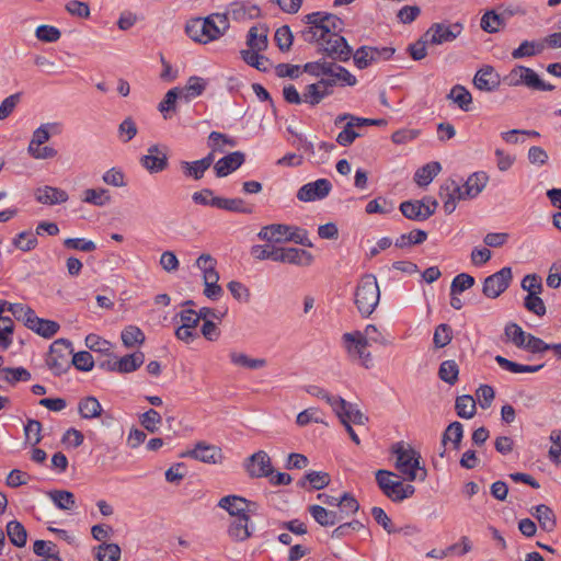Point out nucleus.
I'll return each mask as SVG.
<instances>
[{"label":"nucleus","instance_id":"nucleus-15","mask_svg":"<svg viewBox=\"0 0 561 561\" xmlns=\"http://www.w3.org/2000/svg\"><path fill=\"white\" fill-rule=\"evenodd\" d=\"M332 190V184L327 179H319L314 182L302 185L297 192V198L301 202H313L323 199Z\"/></svg>","mask_w":561,"mask_h":561},{"label":"nucleus","instance_id":"nucleus-8","mask_svg":"<svg viewBox=\"0 0 561 561\" xmlns=\"http://www.w3.org/2000/svg\"><path fill=\"white\" fill-rule=\"evenodd\" d=\"M321 50L332 61H347L353 55L352 47L340 34L324 36L321 43Z\"/></svg>","mask_w":561,"mask_h":561},{"label":"nucleus","instance_id":"nucleus-60","mask_svg":"<svg viewBox=\"0 0 561 561\" xmlns=\"http://www.w3.org/2000/svg\"><path fill=\"white\" fill-rule=\"evenodd\" d=\"M42 424L36 420H28L24 426L25 443L36 446L42 440Z\"/></svg>","mask_w":561,"mask_h":561},{"label":"nucleus","instance_id":"nucleus-19","mask_svg":"<svg viewBox=\"0 0 561 561\" xmlns=\"http://www.w3.org/2000/svg\"><path fill=\"white\" fill-rule=\"evenodd\" d=\"M376 482L381 490V492L391 501H397V495L399 494V489L401 481L393 480L392 477H396V473L386 469H379L375 473Z\"/></svg>","mask_w":561,"mask_h":561},{"label":"nucleus","instance_id":"nucleus-47","mask_svg":"<svg viewBox=\"0 0 561 561\" xmlns=\"http://www.w3.org/2000/svg\"><path fill=\"white\" fill-rule=\"evenodd\" d=\"M82 202L94 206H104L111 202V195L105 188H88L83 192Z\"/></svg>","mask_w":561,"mask_h":561},{"label":"nucleus","instance_id":"nucleus-52","mask_svg":"<svg viewBox=\"0 0 561 561\" xmlns=\"http://www.w3.org/2000/svg\"><path fill=\"white\" fill-rule=\"evenodd\" d=\"M459 367L455 360H444L438 369V377L448 385H455L458 380Z\"/></svg>","mask_w":561,"mask_h":561},{"label":"nucleus","instance_id":"nucleus-16","mask_svg":"<svg viewBox=\"0 0 561 561\" xmlns=\"http://www.w3.org/2000/svg\"><path fill=\"white\" fill-rule=\"evenodd\" d=\"M437 206V201H433V208L421 201H405L400 204V211L410 220L424 221L435 213Z\"/></svg>","mask_w":561,"mask_h":561},{"label":"nucleus","instance_id":"nucleus-37","mask_svg":"<svg viewBox=\"0 0 561 561\" xmlns=\"http://www.w3.org/2000/svg\"><path fill=\"white\" fill-rule=\"evenodd\" d=\"M442 167L439 162H430L420 168L414 175V181L419 186L428 185L433 179L440 172Z\"/></svg>","mask_w":561,"mask_h":561},{"label":"nucleus","instance_id":"nucleus-17","mask_svg":"<svg viewBox=\"0 0 561 561\" xmlns=\"http://www.w3.org/2000/svg\"><path fill=\"white\" fill-rule=\"evenodd\" d=\"M472 82L478 90L492 92L500 87L501 78L492 66H484L477 71Z\"/></svg>","mask_w":561,"mask_h":561},{"label":"nucleus","instance_id":"nucleus-29","mask_svg":"<svg viewBox=\"0 0 561 561\" xmlns=\"http://www.w3.org/2000/svg\"><path fill=\"white\" fill-rule=\"evenodd\" d=\"M213 164V154H207L205 158L194 161L181 163V168L185 175L192 176L195 180L203 178L205 171Z\"/></svg>","mask_w":561,"mask_h":561},{"label":"nucleus","instance_id":"nucleus-18","mask_svg":"<svg viewBox=\"0 0 561 561\" xmlns=\"http://www.w3.org/2000/svg\"><path fill=\"white\" fill-rule=\"evenodd\" d=\"M145 360V355L142 352H136L134 354H128L119 358L115 362H107L102 364V367H105L111 371H118L122 374L133 373L138 369Z\"/></svg>","mask_w":561,"mask_h":561},{"label":"nucleus","instance_id":"nucleus-55","mask_svg":"<svg viewBox=\"0 0 561 561\" xmlns=\"http://www.w3.org/2000/svg\"><path fill=\"white\" fill-rule=\"evenodd\" d=\"M427 239V233L424 230H413L410 233L401 234L394 242L397 248L403 249L413 244H421Z\"/></svg>","mask_w":561,"mask_h":561},{"label":"nucleus","instance_id":"nucleus-13","mask_svg":"<svg viewBox=\"0 0 561 561\" xmlns=\"http://www.w3.org/2000/svg\"><path fill=\"white\" fill-rule=\"evenodd\" d=\"M244 469L250 478L270 477L274 472L271 457L264 450H259L248 457L244 461Z\"/></svg>","mask_w":561,"mask_h":561},{"label":"nucleus","instance_id":"nucleus-38","mask_svg":"<svg viewBox=\"0 0 561 561\" xmlns=\"http://www.w3.org/2000/svg\"><path fill=\"white\" fill-rule=\"evenodd\" d=\"M447 99L456 103L462 111L467 112L470 110L472 103V95L463 85L457 84L451 88L447 95Z\"/></svg>","mask_w":561,"mask_h":561},{"label":"nucleus","instance_id":"nucleus-64","mask_svg":"<svg viewBox=\"0 0 561 561\" xmlns=\"http://www.w3.org/2000/svg\"><path fill=\"white\" fill-rule=\"evenodd\" d=\"M337 506L340 507V514L345 516H348L351 514H355L359 510V504L357 500L350 493H344L339 500H337Z\"/></svg>","mask_w":561,"mask_h":561},{"label":"nucleus","instance_id":"nucleus-10","mask_svg":"<svg viewBox=\"0 0 561 561\" xmlns=\"http://www.w3.org/2000/svg\"><path fill=\"white\" fill-rule=\"evenodd\" d=\"M394 54L392 47H370L362 46L352 56L354 64L358 69H365L379 60H388Z\"/></svg>","mask_w":561,"mask_h":561},{"label":"nucleus","instance_id":"nucleus-20","mask_svg":"<svg viewBox=\"0 0 561 561\" xmlns=\"http://www.w3.org/2000/svg\"><path fill=\"white\" fill-rule=\"evenodd\" d=\"M333 411L340 419L341 423L346 422L348 424L354 423L364 425L368 421V417L364 415V413H362L354 404L345 401L344 399L342 404L336 402Z\"/></svg>","mask_w":561,"mask_h":561},{"label":"nucleus","instance_id":"nucleus-34","mask_svg":"<svg viewBox=\"0 0 561 561\" xmlns=\"http://www.w3.org/2000/svg\"><path fill=\"white\" fill-rule=\"evenodd\" d=\"M78 412L84 420L99 417L102 413V405L95 397L82 398L78 403Z\"/></svg>","mask_w":561,"mask_h":561},{"label":"nucleus","instance_id":"nucleus-50","mask_svg":"<svg viewBox=\"0 0 561 561\" xmlns=\"http://www.w3.org/2000/svg\"><path fill=\"white\" fill-rule=\"evenodd\" d=\"M542 50V43L524 41L516 49L512 51V57L514 59L531 57L540 54Z\"/></svg>","mask_w":561,"mask_h":561},{"label":"nucleus","instance_id":"nucleus-14","mask_svg":"<svg viewBox=\"0 0 561 561\" xmlns=\"http://www.w3.org/2000/svg\"><path fill=\"white\" fill-rule=\"evenodd\" d=\"M141 165L150 173H159L168 167V147L152 145L140 159Z\"/></svg>","mask_w":561,"mask_h":561},{"label":"nucleus","instance_id":"nucleus-36","mask_svg":"<svg viewBox=\"0 0 561 561\" xmlns=\"http://www.w3.org/2000/svg\"><path fill=\"white\" fill-rule=\"evenodd\" d=\"M207 82L199 77H190L185 87L180 88L181 99L188 101L190 99L197 98L205 91Z\"/></svg>","mask_w":561,"mask_h":561},{"label":"nucleus","instance_id":"nucleus-25","mask_svg":"<svg viewBox=\"0 0 561 561\" xmlns=\"http://www.w3.org/2000/svg\"><path fill=\"white\" fill-rule=\"evenodd\" d=\"M218 506L226 510L233 518L248 516L247 507L248 500L237 496V495H227L219 500Z\"/></svg>","mask_w":561,"mask_h":561},{"label":"nucleus","instance_id":"nucleus-26","mask_svg":"<svg viewBox=\"0 0 561 561\" xmlns=\"http://www.w3.org/2000/svg\"><path fill=\"white\" fill-rule=\"evenodd\" d=\"M308 510L314 520L323 527L333 526L344 518V516L337 512L329 511L320 505H311Z\"/></svg>","mask_w":561,"mask_h":561},{"label":"nucleus","instance_id":"nucleus-22","mask_svg":"<svg viewBox=\"0 0 561 561\" xmlns=\"http://www.w3.org/2000/svg\"><path fill=\"white\" fill-rule=\"evenodd\" d=\"M186 456L203 462L216 463L221 458V453L218 447L199 442L194 449L187 451Z\"/></svg>","mask_w":561,"mask_h":561},{"label":"nucleus","instance_id":"nucleus-54","mask_svg":"<svg viewBox=\"0 0 561 561\" xmlns=\"http://www.w3.org/2000/svg\"><path fill=\"white\" fill-rule=\"evenodd\" d=\"M229 13L234 20L255 19L260 15V8L244 3H233Z\"/></svg>","mask_w":561,"mask_h":561},{"label":"nucleus","instance_id":"nucleus-58","mask_svg":"<svg viewBox=\"0 0 561 561\" xmlns=\"http://www.w3.org/2000/svg\"><path fill=\"white\" fill-rule=\"evenodd\" d=\"M12 243L21 251L27 252L35 249L38 241L34 232L22 231L13 239Z\"/></svg>","mask_w":561,"mask_h":561},{"label":"nucleus","instance_id":"nucleus-56","mask_svg":"<svg viewBox=\"0 0 561 561\" xmlns=\"http://www.w3.org/2000/svg\"><path fill=\"white\" fill-rule=\"evenodd\" d=\"M31 330H33L38 335L45 339H49L58 332L59 324L53 320L37 318V320L34 323V328H32Z\"/></svg>","mask_w":561,"mask_h":561},{"label":"nucleus","instance_id":"nucleus-12","mask_svg":"<svg viewBox=\"0 0 561 561\" xmlns=\"http://www.w3.org/2000/svg\"><path fill=\"white\" fill-rule=\"evenodd\" d=\"M439 197L444 202V210L450 215L455 211L458 201L471 199L470 196H465V188L460 186L455 180L447 179L439 188Z\"/></svg>","mask_w":561,"mask_h":561},{"label":"nucleus","instance_id":"nucleus-59","mask_svg":"<svg viewBox=\"0 0 561 561\" xmlns=\"http://www.w3.org/2000/svg\"><path fill=\"white\" fill-rule=\"evenodd\" d=\"M140 424L150 433H156L162 423V417L154 409H149L139 417Z\"/></svg>","mask_w":561,"mask_h":561},{"label":"nucleus","instance_id":"nucleus-48","mask_svg":"<svg viewBox=\"0 0 561 561\" xmlns=\"http://www.w3.org/2000/svg\"><path fill=\"white\" fill-rule=\"evenodd\" d=\"M49 497L59 510H72L76 505L75 495L69 491L55 490L49 492Z\"/></svg>","mask_w":561,"mask_h":561},{"label":"nucleus","instance_id":"nucleus-39","mask_svg":"<svg viewBox=\"0 0 561 561\" xmlns=\"http://www.w3.org/2000/svg\"><path fill=\"white\" fill-rule=\"evenodd\" d=\"M463 437V427L460 422L450 423L445 430L442 437V445L446 446L448 442L453 444L454 449L460 448V443Z\"/></svg>","mask_w":561,"mask_h":561},{"label":"nucleus","instance_id":"nucleus-9","mask_svg":"<svg viewBox=\"0 0 561 561\" xmlns=\"http://www.w3.org/2000/svg\"><path fill=\"white\" fill-rule=\"evenodd\" d=\"M460 23H434L423 35L431 45H442L454 42L462 32Z\"/></svg>","mask_w":561,"mask_h":561},{"label":"nucleus","instance_id":"nucleus-35","mask_svg":"<svg viewBox=\"0 0 561 561\" xmlns=\"http://www.w3.org/2000/svg\"><path fill=\"white\" fill-rule=\"evenodd\" d=\"M328 88L320 83V80L316 83L308 84L302 94V102L310 105L319 104L325 96L330 95Z\"/></svg>","mask_w":561,"mask_h":561},{"label":"nucleus","instance_id":"nucleus-57","mask_svg":"<svg viewBox=\"0 0 561 561\" xmlns=\"http://www.w3.org/2000/svg\"><path fill=\"white\" fill-rule=\"evenodd\" d=\"M242 58L248 65L260 71H267L271 65L268 58L260 55L256 50H243Z\"/></svg>","mask_w":561,"mask_h":561},{"label":"nucleus","instance_id":"nucleus-4","mask_svg":"<svg viewBox=\"0 0 561 561\" xmlns=\"http://www.w3.org/2000/svg\"><path fill=\"white\" fill-rule=\"evenodd\" d=\"M503 81L508 87L525 85L536 91H552L554 85L546 83L539 78L535 70L525 66H515L504 78Z\"/></svg>","mask_w":561,"mask_h":561},{"label":"nucleus","instance_id":"nucleus-62","mask_svg":"<svg viewBox=\"0 0 561 561\" xmlns=\"http://www.w3.org/2000/svg\"><path fill=\"white\" fill-rule=\"evenodd\" d=\"M355 127H357L355 122H353L352 119L348 121L344 126L343 130L339 133L336 137V142L343 147L351 146L354 142V140L360 136L359 133L355 131Z\"/></svg>","mask_w":561,"mask_h":561},{"label":"nucleus","instance_id":"nucleus-30","mask_svg":"<svg viewBox=\"0 0 561 561\" xmlns=\"http://www.w3.org/2000/svg\"><path fill=\"white\" fill-rule=\"evenodd\" d=\"M229 359L234 366L253 370L264 368L267 365L265 358H251L245 353L238 351H231L229 353Z\"/></svg>","mask_w":561,"mask_h":561},{"label":"nucleus","instance_id":"nucleus-27","mask_svg":"<svg viewBox=\"0 0 561 561\" xmlns=\"http://www.w3.org/2000/svg\"><path fill=\"white\" fill-rule=\"evenodd\" d=\"M488 182L489 175L485 172L472 173L463 184L465 196H470V198L477 197L484 190Z\"/></svg>","mask_w":561,"mask_h":561},{"label":"nucleus","instance_id":"nucleus-7","mask_svg":"<svg viewBox=\"0 0 561 561\" xmlns=\"http://www.w3.org/2000/svg\"><path fill=\"white\" fill-rule=\"evenodd\" d=\"M343 342L347 354L354 359H358L365 368L371 364V354L367 351L368 341L360 331L343 334Z\"/></svg>","mask_w":561,"mask_h":561},{"label":"nucleus","instance_id":"nucleus-44","mask_svg":"<svg viewBox=\"0 0 561 561\" xmlns=\"http://www.w3.org/2000/svg\"><path fill=\"white\" fill-rule=\"evenodd\" d=\"M455 409L457 411L458 416L462 419H471L474 416L477 411L476 401L473 397L469 394L457 397L455 402Z\"/></svg>","mask_w":561,"mask_h":561},{"label":"nucleus","instance_id":"nucleus-21","mask_svg":"<svg viewBox=\"0 0 561 561\" xmlns=\"http://www.w3.org/2000/svg\"><path fill=\"white\" fill-rule=\"evenodd\" d=\"M245 160V154L241 151L231 152L221 159H219L215 165L214 170L218 178H224L239 169Z\"/></svg>","mask_w":561,"mask_h":561},{"label":"nucleus","instance_id":"nucleus-1","mask_svg":"<svg viewBox=\"0 0 561 561\" xmlns=\"http://www.w3.org/2000/svg\"><path fill=\"white\" fill-rule=\"evenodd\" d=\"M304 71L320 78V83L328 88L332 94L334 87H354L357 79L347 69L328 58H321L317 61L307 62Z\"/></svg>","mask_w":561,"mask_h":561},{"label":"nucleus","instance_id":"nucleus-49","mask_svg":"<svg viewBox=\"0 0 561 561\" xmlns=\"http://www.w3.org/2000/svg\"><path fill=\"white\" fill-rule=\"evenodd\" d=\"M95 558L98 561H119L121 548L117 543H102L96 549Z\"/></svg>","mask_w":561,"mask_h":561},{"label":"nucleus","instance_id":"nucleus-63","mask_svg":"<svg viewBox=\"0 0 561 561\" xmlns=\"http://www.w3.org/2000/svg\"><path fill=\"white\" fill-rule=\"evenodd\" d=\"M293 38L294 36L291 34V31L287 25L278 27L274 36L276 45L282 51H287L290 49L293 45Z\"/></svg>","mask_w":561,"mask_h":561},{"label":"nucleus","instance_id":"nucleus-51","mask_svg":"<svg viewBox=\"0 0 561 561\" xmlns=\"http://www.w3.org/2000/svg\"><path fill=\"white\" fill-rule=\"evenodd\" d=\"M307 481L310 483L313 490H321L329 485L331 479L327 472L310 471L305 476L304 480L298 482V484L304 488Z\"/></svg>","mask_w":561,"mask_h":561},{"label":"nucleus","instance_id":"nucleus-2","mask_svg":"<svg viewBox=\"0 0 561 561\" xmlns=\"http://www.w3.org/2000/svg\"><path fill=\"white\" fill-rule=\"evenodd\" d=\"M392 453L397 456L396 468L409 481H424L427 477L426 469L421 467V455L411 447L405 448L402 443L392 447Z\"/></svg>","mask_w":561,"mask_h":561},{"label":"nucleus","instance_id":"nucleus-41","mask_svg":"<svg viewBox=\"0 0 561 561\" xmlns=\"http://www.w3.org/2000/svg\"><path fill=\"white\" fill-rule=\"evenodd\" d=\"M7 534L15 547L22 548L26 545L27 533L24 526L18 520H11L7 525Z\"/></svg>","mask_w":561,"mask_h":561},{"label":"nucleus","instance_id":"nucleus-33","mask_svg":"<svg viewBox=\"0 0 561 561\" xmlns=\"http://www.w3.org/2000/svg\"><path fill=\"white\" fill-rule=\"evenodd\" d=\"M236 147L237 141L234 138L227 136L226 134H221L219 131H211L208 136V147L210 148V152L208 154H213V161L215 160L216 152L224 153L225 147Z\"/></svg>","mask_w":561,"mask_h":561},{"label":"nucleus","instance_id":"nucleus-53","mask_svg":"<svg viewBox=\"0 0 561 561\" xmlns=\"http://www.w3.org/2000/svg\"><path fill=\"white\" fill-rule=\"evenodd\" d=\"M122 342L126 347L141 345L145 342V334L138 327L128 325L122 331Z\"/></svg>","mask_w":561,"mask_h":561},{"label":"nucleus","instance_id":"nucleus-23","mask_svg":"<svg viewBox=\"0 0 561 561\" xmlns=\"http://www.w3.org/2000/svg\"><path fill=\"white\" fill-rule=\"evenodd\" d=\"M35 198L41 204L56 205L67 202L68 194L64 190L46 185L35 191Z\"/></svg>","mask_w":561,"mask_h":561},{"label":"nucleus","instance_id":"nucleus-31","mask_svg":"<svg viewBox=\"0 0 561 561\" xmlns=\"http://www.w3.org/2000/svg\"><path fill=\"white\" fill-rule=\"evenodd\" d=\"M268 30L265 25L252 26L248 33L247 44L251 50L261 51L267 47Z\"/></svg>","mask_w":561,"mask_h":561},{"label":"nucleus","instance_id":"nucleus-45","mask_svg":"<svg viewBox=\"0 0 561 561\" xmlns=\"http://www.w3.org/2000/svg\"><path fill=\"white\" fill-rule=\"evenodd\" d=\"M181 98L180 88H173L167 92L164 99L159 103L158 110L162 116L168 119L171 113L176 111V100Z\"/></svg>","mask_w":561,"mask_h":561},{"label":"nucleus","instance_id":"nucleus-40","mask_svg":"<svg viewBox=\"0 0 561 561\" xmlns=\"http://www.w3.org/2000/svg\"><path fill=\"white\" fill-rule=\"evenodd\" d=\"M313 262V255L298 248H287L285 263L297 266H309Z\"/></svg>","mask_w":561,"mask_h":561},{"label":"nucleus","instance_id":"nucleus-42","mask_svg":"<svg viewBox=\"0 0 561 561\" xmlns=\"http://www.w3.org/2000/svg\"><path fill=\"white\" fill-rule=\"evenodd\" d=\"M505 20L502 14L494 10L486 11L481 18V28L488 33H496L504 26Z\"/></svg>","mask_w":561,"mask_h":561},{"label":"nucleus","instance_id":"nucleus-11","mask_svg":"<svg viewBox=\"0 0 561 561\" xmlns=\"http://www.w3.org/2000/svg\"><path fill=\"white\" fill-rule=\"evenodd\" d=\"M512 277L511 267H503L499 272L488 276L483 282V295L488 298H497L510 286Z\"/></svg>","mask_w":561,"mask_h":561},{"label":"nucleus","instance_id":"nucleus-3","mask_svg":"<svg viewBox=\"0 0 561 561\" xmlns=\"http://www.w3.org/2000/svg\"><path fill=\"white\" fill-rule=\"evenodd\" d=\"M380 289L377 278L367 274L364 275L355 291V305L363 317L370 316L379 304Z\"/></svg>","mask_w":561,"mask_h":561},{"label":"nucleus","instance_id":"nucleus-6","mask_svg":"<svg viewBox=\"0 0 561 561\" xmlns=\"http://www.w3.org/2000/svg\"><path fill=\"white\" fill-rule=\"evenodd\" d=\"M71 343L65 339L56 340L49 348L46 364L57 376L65 373L69 367V356L72 354Z\"/></svg>","mask_w":561,"mask_h":561},{"label":"nucleus","instance_id":"nucleus-5","mask_svg":"<svg viewBox=\"0 0 561 561\" xmlns=\"http://www.w3.org/2000/svg\"><path fill=\"white\" fill-rule=\"evenodd\" d=\"M185 33L194 42L202 44L219 38V32L215 26L214 16L190 20L185 25Z\"/></svg>","mask_w":561,"mask_h":561},{"label":"nucleus","instance_id":"nucleus-43","mask_svg":"<svg viewBox=\"0 0 561 561\" xmlns=\"http://www.w3.org/2000/svg\"><path fill=\"white\" fill-rule=\"evenodd\" d=\"M535 517L538 519L540 527L546 531H552L556 527V516L553 512L545 504L535 507Z\"/></svg>","mask_w":561,"mask_h":561},{"label":"nucleus","instance_id":"nucleus-46","mask_svg":"<svg viewBox=\"0 0 561 561\" xmlns=\"http://www.w3.org/2000/svg\"><path fill=\"white\" fill-rule=\"evenodd\" d=\"M495 362L505 370L511 373L520 374V373H537L539 371L543 365H522L515 362H512L501 355L495 356Z\"/></svg>","mask_w":561,"mask_h":561},{"label":"nucleus","instance_id":"nucleus-32","mask_svg":"<svg viewBox=\"0 0 561 561\" xmlns=\"http://www.w3.org/2000/svg\"><path fill=\"white\" fill-rule=\"evenodd\" d=\"M249 516H241L233 518L228 528L229 537L234 541H244L251 537V530L249 529Z\"/></svg>","mask_w":561,"mask_h":561},{"label":"nucleus","instance_id":"nucleus-24","mask_svg":"<svg viewBox=\"0 0 561 561\" xmlns=\"http://www.w3.org/2000/svg\"><path fill=\"white\" fill-rule=\"evenodd\" d=\"M293 226L283 224H273L265 226L259 232V238L270 242H286Z\"/></svg>","mask_w":561,"mask_h":561},{"label":"nucleus","instance_id":"nucleus-61","mask_svg":"<svg viewBox=\"0 0 561 561\" xmlns=\"http://www.w3.org/2000/svg\"><path fill=\"white\" fill-rule=\"evenodd\" d=\"M529 333H526L518 324L510 323L505 327V335L517 347H524Z\"/></svg>","mask_w":561,"mask_h":561},{"label":"nucleus","instance_id":"nucleus-28","mask_svg":"<svg viewBox=\"0 0 561 561\" xmlns=\"http://www.w3.org/2000/svg\"><path fill=\"white\" fill-rule=\"evenodd\" d=\"M213 207L240 214L253 213V207L248 205L242 198L215 197V201H213Z\"/></svg>","mask_w":561,"mask_h":561}]
</instances>
